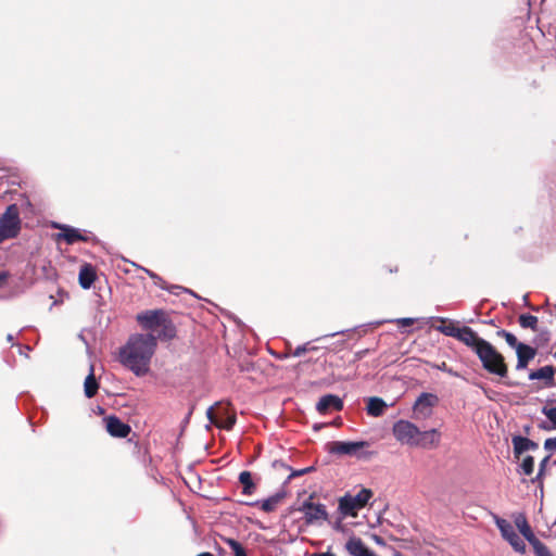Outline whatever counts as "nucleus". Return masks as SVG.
<instances>
[{
	"mask_svg": "<svg viewBox=\"0 0 556 556\" xmlns=\"http://www.w3.org/2000/svg\"><path fill=\"white\" fill-rule=\"evenodd\" d=\"M157 339L152 333H135L119 349L118 361L137 377L147 375L155 353Z\"/></svg>",
	"mask_w": 556,
	"mask_h": 556,
	"instance_id": "nucleus-1",
	"label": "nucleus"
},
{
	"mask_svg": "<svg viewBox=\"0 0 556 556\" xmlns=\"http://www.w3.org/2000/svg\"><path fill=\"white\" fill-rule=\"evenodd\" d=\"M394 438L409 446L435 447L440 442V432L437 429L420 431L417 426L407 420H399L392 427Z\"/></svg>",
	"mask_w": 556,
	"mask_h": 556,
	"instance_id": "nucleus-2",
	"label": "nucleus"
},
{
	"mask_svg": "<svg viewBox=\"0 0 556 556\" xmlns=\"http://www.w3.org/2000/svg\"><path fill=\"white\" fill-rule=\"evenodd\" d=\"M477 356L479 357L482 367L490 374L502 378L507 376V366L503 355L498 353L490 342H486L481 349H479V351H477Z\"/></svg>",
	"mask_w": 556,
	"mask_h": 556,
	"instance_id": "nucleus-3",
	"label": "nucleus"
},
{
	"mask_svg": "<svg viewBox=\"0 0 556 556\" xmlns=\"http://www.w3.org/2000/svg\"><path fill=\"white\" fill-rule=\"evenodd\" d=\"M137 320L146 330L154 331L162 327L164 337L172 338L174 336V328L167 321L166 314L162 309L144 311L137 315Z\"/></svg>",
	"mask_w": 556,
	"mask_h": 556,
	"instance_id": "nucleus-4",
	"label": "nucleus"
},
{
	"mask_svg": "<svg viewBox=\"0 0 556 556\" xmlns=\"http://www.w3.org/2000/svg\"><path fill=\"white\" fill-rule=\"evenodd\" d=\"M372 496L369 489H362L356 495L346 494L339 501V509L342 515L355 517L357 511L366 506Z\"/></svg>",
	"mask_w": 556,
	"mask_h": 556,
	"instance_id": "nucleus-5",
	"label": "nucleus"
},
{
	"mask_svg": "<svg viewBox=\"0 0 556 556\" xmlns=\"http://www.w3.org/2000/svg\"><path fill=\"white\" fill-rule=\"evenodd\" d=\"M20 223L17 206L15 204L8 206L0 219V242L17 236Z\"/></svg>",
	"mask_w": 556,
	"mask_h": 556,
	"instance_id": "nucleus-6",
	"label": "nucleus"
},
{
	"mask_svg": "<svg viewBox=\"0 0 556 556\" xmlns=\"http://www.w3.org/2000/svg\"><path fill=\"white\" fill-rule=\"evenodd\" d=\"M495 523L501 531V534L513 546L516 552L523 553L526 551V543L515 531L513 525L500 517H495Z\"/></svg>",
	"mask_w": 556,
	"mask_h": 556,
	"instance_id": "nucleus-7",
	"label": "nucleus"
},
{
	"mask_svg": "<svg viewBox=\"0 0 556 556\" xmlns=\"http://www.w3.org/2000/svg\"><path fill=\"white\" fill-rule=\"evenodd\" d=\"M439 399L435 394L432 393H421L414 406L413 410L415 417L417 419H426L429 418L432 414V408L438 404Z\"/></svg>",
	"mask_w": 556,
	"mask_h": 556,
	"instance_id": "nucleus-8",
	"label": "nucleus"
},
{
	"mask_svg": "<svg viewBox=\"0 0 556 556\" xmlns=\"http://www.w3.org/2000/svg\"><path fill=\"white\" fill-rule=\"evenodd\" d=\"M206 415L212 424L226 430H230L236 422V416L229 414L227 407H218L217 410H215L212 406L207 409Z\"/></svg>",
	"mask_w": 556,
	"mask_h": 556,
	"instance_id": "nucleus-9",
	"label": "nucleus"
},
{
	"mask_svg": "<svg viewBox=\"0 0 556 556\" xmlns=\"http://www.w3.org/2000/svg\"><path fill=\"white\" fill-rule=\"evenodd\" d=\"M304 514L306 523L312 525L327 519V511L323 504H315L311 501H305L299 508Z\"/></svg>",
	"mask_w": 556,
	"mask_h": 556,
	"instance_id": "nucleus-10",
	"label": "nucleus"
},
{
	"mask_svg": "<svg viewBox=\"0 0 556 556\" xmlns=\"http://www.w3.org/2000/svg\"><path fill=\"white\" fill-rule=\"evenodd\" d=\"M368 445L366 441H334L330 443L329 452L338 455H356L362 448Z\"/></svg>",
	"mask_w": 556,
	"mask_h": 556,
	"instance_id": "nucleus-11",
	"label": "nucleus"
},
{
	"mask_svg": "<svg viewBox=\"0 0 556 556\" xmlns=\"http://www.w3.org/2000/svg\"><path fill=\"white\" fill-rule=\"evenodd\" d=\"M457 340L470 348L476 354L488 341L480 338L470 327L463 326Z\"/></svg>",
	"mask_w": 556,
	"mask_h": 556,
	"instance_id": "nucleus-12",
	"label": "nucleus"
},
{
	"mask_svg": "<svg viewBox=\"0 0 556 556\" xmlns=\"http://www.w3.org/2000/svg\"><path fill=\"white\" fill-rule=\"evenodd\" d=\"M105 427L108 432L115 438H126L130 432V427L115 416L105 418Z\"/></svg>",
	"mask_w": 556,
	"mask_h": 556,
	"instance_id": "nucleus-13",
	"label": "nucleus"
},
{
	"mask_svg": "<svg viewBox=\"0 0 556 556\" xmlns=\"http://www.w3.org/2000/svg\"><path fill=\"white\" fill-rule=\"evenodd\" d=\"M430 320H438L440 323L439 326L434 327L435 330L447 337L457 339L462 328L458 326L457 321L447 319L445 317H431Z\"/></svg>",
	"mask_w": 556,
	"mask_h": 556,
	"instance_id": "nucleus-14",
	"label": "nucleus"
},
{
	"mask_svg": "<svg viewBox=\"0 0 556 556\" xmlns=\"http://www.w3.org/2000/svg\"><path fill=\"white\" fill-rule=\"evenodd\" d=\"M343 407L342 400L333 394H327L320 397L318 401L316 408L319 413H327L329 409L333 408L336 410H341Z\"/></svg>",
	"mask_w": 556,
	"mask_h": 556,
	"instance_id": "nucleus-15",
	"label": "nucleus"
},
{
	"mask_svg": "<svg viewBox=\"0 0 556 556\" xmlns=\"http://www.w3.org/2000/svg\"><path fill=\"white\" fill-rule=\"evenodd\" d=\"M516 353H517L516 368L518 370L526 368L528 363L535 356V350L527 344H523V343L517 346Z\"/></svg>",
	"mask_w": 556,
	"mask_h": 556,
	"instance_id": "nucleus-16",
	"label": "nucleus"
},
{
	"mask_svg": "<svg viewBox=\"0 0 556 556\" xmlns=\"http://www.w3.org/2000/svg\"><path fill=\"white\" fill-rule=\"evenodd\" d=\"M54 227L62 230V232L58 233V239H63L68 244H73L76 241L85 240L83 235L76 228L58 224H55Z\"/></svg>",
	"mask_w": 556,
	"mask_h": 556,
	"instance_id": "nucleus-17",
	"label": "nucleus"
},
{
	"mask_svg": "<svg viewBox=\"0 0 556 556\" xmlns=\"http://www.w3.org/2000/svg\"><path fill=\"white\" fill-rule=\"evenodd\" d=\"M283 496H285L283 493H276L264 501H256V502L250 503V505L260 506L261 509L264 510L265 513H270L277 508L279 503L282 501Z\"/></svg>",
	"mask_w": 556,
	"mask_h": 556,
	"instance_id": "nucleus-18",
	"label": "nucleus"
},
{
	"mask_svg": "<svg viewBox=\"0 0 556 556\" xmlns=\"http://www.w3.org/2000/svg\"><path fill=\"white\" fill-rule=\"evenodd\" d=\"M96 279V273L91 265H84L79 270V285L83 289H89Z\"/></svg>",
	"mask_w": 556,
	"mask_h": 556,
	"instance_id": "nucleus-19",
	"label": "nucleus"
},
{
	"mask_svg": "<svg viewBox=\"0 0 556 556\" xmlns=\"http://www.w3.org/2000/svg\"><path fill=\"white\" fill-rule=\"evenodd\" d=\"M514 453L519 456L526 451L536 448L538 445L528 438L516 435L513 438Z\"/></svg>",
	"mask_w": 556,
	"mask_h": 556,
	"instance_id": "nucleus-20",
	"label": "nucleus"
},
{
	"mask_svg": "<svg viewBox=\"0 0 556 556\" xmlns=\"http://www.w3.org/2000/svg\"><path fill=\"white\" fill-rule=\"evenodd\" d=\"M530 380H544L547 384H553L554 379V367L543 366L538 370L531 371L529 375Z\"/></svg>",
	"mask_w": 556,
	"mask_h": 556,
	"instance_id": "nucleus-21",
	"label": "nucleus"
},
{
	"mask_svg": "<svg viewBox=\"0 0 556 556\" xmlns=\"http://www.w3.org/2000/svg\"><path fill=\"white\" fill-rule=\"evenodd\" d=\"M387 406V403L382 399L376 396L369 397L366 407L367 414L372 417H379L384 413Z\"/></svg>",
	"mask_w": 556,
	"mask_h": 556,
	"instance_id": "nucleus-22",
	"label": "nucleus"
},
{
	"mask_svg": "<svg viewBox=\"0 0 556 556\" xmlns=\"http://www.w3.org/2000/svg\"><path fill=\"white\" fill-rule=\"evenodd\" d=\"M346 549L352 556H369V552L358 538H351L346 543Z\"/></svg>",
	"mask_w": 556,
	"mask_h": 556,
	"instance_id": "nucleus-23",
	"label": "nucleus"
},
{
	"mask_svg": "<svg viewBox=\"0 0 556 556\" xmlns=\"http://www.w3.org/2000/svg\"><path fill=\"white\" fill-rule=\"evenodd\" d=\"M517 528L519 529L520 533L523 535V538L530 543H534L539 539L535 538L533 534L531 527L529 526L527 519L523 516H520L515 521Z\"/></svg>",
	"mask_w": 556,
	"mask_h": 556,
	"instance_id": "nucleus-24",
	"label": "nucleus"
},
{
	"mask_svg": "<svg viewBox=\"0 0 556 556\" xmlns=\"http://www.w3.org/2000/svg\"><path fill=\"white\" fill-rule=\"evenodd\" d=\"M99 384L94 378L93 368H90V374L86 377L84 383V391L87 397H92L98 391Z\"/></svg>",
	"mask_w": 556,
	"mask_h": 556,
	"instance_id": "nucleus-25",
	"label": "nucleus"
},
{
	"mask_svg": "<svg viewBox=\"0 0 556 556\" xmlns=\"http://www.w3.org/2000/svg\"><path fill=\"white\" fill-rule=\"evenodd\" d=\"M239 481L243 485L244 494H252L254 490V483L252 481V476L249 471H242L239 475Z\"/></svg>",
	"mask_w": 556,
	"mask_h": 556,
	"instance_id": "nucleus-26",
	"label": "nucleus"
},
{
	"mask_svg": "<svg viewBox=\"0 0 556 556\" xmlns=\"http://www.w3.org/2000/svg\"><path fill=\"white\" fill-rule=\"evenodd\" d=\"M519 324L522 328L536 329L538 318L533 315L523 314L519 316Z\"/></svg>",
	"mask_w": 556,
	"mask_h": 556,
	"instance_id": "nucleus-27",
	"label": "nucleus"
},
{
	"mask_svg": "<svg viewBox=\"0 0 556 556\" xmlns=\"http://www.w3.org/2000/svg\"><path fill=\"white\" fill-rule=\"evenodd\" d=\"M542 414L546 416V418L552 422V427H544L545 429H556V406L549 407L544 406L542 408Z\"/></svg>",
	"mask_w": 556,
	"mask_h": 556,
	"instance_id": "nucleus-28",
	"label": "nucleus"
},
{
	"mask_svg": "<svg viewBox=\"0 0 556 556\" xmlns=\"http://www.w3.org/2000/svg\"><path fill=\"white\" fill-rule=\"evenodd\" d=\"M521 472L526 476H530L534 469V459L532 456H526L520 465Z\"/></svg>",
	"mask_w": 556,
	"mask_h": 556,
	"instance_id": "nucleus-29",
	"label": "nucleus"
},
{
	"mask_svg": "<svg viewBox=\"0 0 556 556\" xmlns=\"http://www.w3.org/2000/svg\"><path fill=\"white\" fill-rule=\"evenodd\" d=\"M497 336L503 337L505 339V341L507 342V344L516 350H517V346L521 344L517 341V338L513 333H510L506 330L497 331Z\"/></svg>",
	"mask_w": 556,
	"mask_h": 556,
	"instance_id": "nucleus-30",
	"label": "nucleus"
},
{
	"mask_svg": "<svg viewBox=\"0 0 556 556\" xmlns=\"http://www.w3.org/2000/svg\"><path fill=\"white\" fill-rule=\"evenodd\" d=\"M226 543L229 545V547L233 552V556H247L244 548L236 540L227 539Z\"/></svg>",
	"mask_w": 556,
	"mask_h": 556,
	"instance_id": "nucleus-31",
	"label": "nucleus"
},
{
	"mask_svg": "<svg viewBox=\"0 0 556 556\" xmlns=\"http://www.w3.org/2000/svg\"><path fill=\"white\" fill-rule=\"evenodd\" d=\"M533 546L536 556H553L547 546H545L540 540L531 544Z\"/></svg>",
	"mask_w": 556,
	"mask_h": 556,
	"instance_id": "nucleus-32",
	"label": "nucleus"
},
{
	"mask_svg": "<svg viewBox=\"0 0 556 556\" xmlns=\"http://www.w3.org/2000/svg\"><path fill=\"white\" fill-rule=\"evenodd\" d=\"M548 460H549V455H547L546 457H544L541 463H540V468H539V472H538V476L535 477V479L533 481H536V480H540L541 477L543 476L544 473V470L548 464Z\"/></svg>",
	"mask_w": 556,
	"mask_h": 556,
	"instance_id": "nucleus-33",
	"label": "nucleus"
},
{
	"mask_svg": "<svg viewBox=\"0 0 556 556\" xmlns=\"http://www.w3.org/2000/svg\"><path fill=\"white\" fill-rule=\"evenodd\" d=\"M544 448L549 452H556V437L546 439L544 442Z\"/></svg>",
	"mask_w": 556,
	"mask_h": 556,
	"instance_id": "nucleus-34",
	"label": "nucleus"
},
{
	"mask_svg": "<svg viewBox=\"0 0 556 556\" xmlns=\"http://www.w3.org/2000/svg\"><path fill=\"white\" fill-rule=\"evenodd\" d=\"M315 348H308V344H304V345H300L298 346L294 352H293V355L294 356H301L303 355L304 353H306L307 351L309 350H314Z\"/></svg>",
	"mask_w": 556,
	"mask_h": 556,
	"instance_id": "nucleus-35",
	"label": "nucleus"
},
{
	"mask_svg": "<svg viewBox=\"0 0 556 556\" xmlns=\"http://www.w3.org/2000/svg\"><path fill=\"white\" fill-rule=\"evenodd\" d=\"M399 326L408 327L414 324V318H399L395 320Z\"/></svg>",
	"mask_w": 556,
	"mask_h": 556,
	"instance_id": "nucleus-36",
	"label": "nucleus"
},
{
	"mask_svg": "<svg viewBox=\"0 0 556 556\" xmlns=\"http://www.w3.org/2000/svg\"><path fill=\"white\" fill-rule=\"evenodd\" d=\"M147 275H149V277H151L156 285H160L162 288H164L160 282L162 281L161 277H159L156 274H154L153 271L147 269V268H142Z\"/></svg>",
	"mask_w": 556,
	"mask_h": 556,
	"instance_id": "nucleus-37",
	"label": "nucleus"
},
{
	"mask_svg": "<svg viewBox=\"0 0 556 556\" xmlns=\"http://www.w3.org/2000/svg\"><path fill=\"white\" fill-rule=\"evenodd\" d=\"M311 556H336V555L327 552V553H315V554H312Z\"/></svg>",
	"mask_w": 556,
	"mask_h": 556,
	"instance_id": "nucleus-38",
	"label": "nucleus"
},
{
	"mask_svg": "<svg viewBox=\"0 0 556 556\" xmlns=\"http://www.w3.org/2000/svg\"><path fill=\"white\" fill-rule=\"evenodd\" d=\"M5 279H7V274H5V273H1V274H0V286H2V285H3V282L5 281Z\"/></svg>",
	"mask_w": 556,
	"mask_h": 556,
	"instance_id": "nucleus-39",
	"label": "nucleus"
},
{
	"mask_svg": "<svg viewBox=\"0 0 556 556\" xmlns=\"http://www.w3.org/2000/svg\"><path fill=\"white\" fill-rule=\"evenodd\" d=\"M309 470H311V468H305V469H302V470H300V471L295 472L294 475H295V476H300V475H303V473H305V472H308Z\"/></svg>",
	"mask_w": 556,
	"mask_h": 556,
	"instance_id": "nucleus-40",
	"label": "nucleus"
},
{
	"mask_svg": "<svg viewBox=\"0 0 556 556\" xmlns=\"http://www.w3.org/2000/svg\"><path fill=\"white\" fill-rule=\"evenodd\" d=\"M181 288L179 286H175L170 289V292L177 293L176 290H180Z\"/></svg>",
	"mask_w": 556,
	"mask_h": 556,
	"instance_id": "nucleus-41",
	"label": "nucleus"
},
{
	"mask_svg": "<svg viewBox=\"0 0 556 556\" xmlns=\"http://www.w3.org/2000/svg\"><path fill=\"white\" fill-rule=\"evenodd\" d=\"M419 439L429 443V441L431 440V437H427L426 439H424L422 437H419Z\"/></svg>",
	"mask_w": 556,
	"mask_h": 556,
	"instance_id": "nucleus-42",
	"label": "nucleus"
},
{
	"mask_svg": "<svg viewBox=\"0 0 556 556\" xmlns=\"http://www.w3.org/2000/svg\"><path fill=\"white\" fill-rule=\"evenodd\" d=\"M198 556H213L211 553H202V554H199Z\"/></svg>",
	"mask_w": 556,
	"mask_h": 556,
	"instance_id": "nucleus-43",
	"label": "nucleus"
},
{
	"mask_svg": "<svg viewBox=\"0 0 556 556\" xmlns=\"http://www.w3.org/2000/svg\"><path fill=\"white\" fill-rule=\"evenodd\" d=\"M375 541H376L377 543H379V544H381V543H382V542H381V540H380L377 535L375 536Z\"/></svg>",
	"mask_w": 556,
	"mask_h": 556,
	"instance_id": "nucleus-44",
	"label": "nucleus"
},
{
	"mask_svg": "<svg viewBox=\"0 0 556 556\" xmlns=\"http://www.w3.org/2000/svg\"><path fill=\"white\" fill-rule=\"evenodd\" d=\"M447 372L451 374V375L457 376V374L452 371V369H448Z\"/></svg>",
	"mask_w": 556,
	"mask_h": 556,
	"instance_id": "nucleus-45",
	"label": "nucleus"
},
{
	"mask_svg": "<svg viewBox=\"0 0 556 556\" xmlns=\"http://www.w3.org/2000/svg\"><path fill=\"white\" fill-rule=\"evenodd\" d=\"M445 363L442 364V366L440 367V369H444L445 370Z\"/></svg>",
	"mask_w": 556,
	"mask_h": 556,
	"instance_id": "nucleus-46",
	"label": "nucleus"
}]
</instances>
